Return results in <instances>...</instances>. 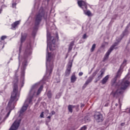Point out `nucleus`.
Wrapping results in <instances>:
<instances>
[{
	"mask_svg": "<svg viewBox=\"0 0 130 130\" xmlns=\"http://www.w3.org/2000/svg\"><path fill=\"white\" fill-rule=\"evenodd\" d=\"M55 35H56V38H57V40H58V33L56 32L55 34Z\"/></svg>",
	"mask_w": 130,
	"mask_h": 130,
	"instance_id": "nucleus-38",
	"label": "nucleus"
},
{
	"mask_svg": "<svg viewBox=\"0 0 130 130\" xmlns=\"http://www.w3.org/2000/svg\"><path fill=\"white\" fill-rule=\"evenodd\" d=\"M94 117L97 122H102L104 120L103 115L99 112H97L94 114Z\"/></svg>",
	"mask_w": 130,
	"mask_h": 130,
	"instance_id": "nucleus-11",
	"label": "nucleus"
},
{
	"mask_svg": "<svg viewBox=\"0 0 130 130\" xmlns=\"http://www.w3.org/2000/svg\"><path fill=\"white\" fill-rule=\"evenodd\" d=\"M4 2H5V0H4Z\"/></svg>",
	"mask_w": 130,
	"mask_h": 130,
	"instance_id": "nucleus-57",
	"label": "nucleus"
},
{
	"mask_svg": "<svg viewBox=\"0 0 130 130\" xmlns=\"http://www.w3.org/2000/svg\"><path fill=\"white\" fill-rule=\"evenodd\" d=\"M68 110L69 112H71V113L73 112V105H69L68 106Z\"/></svg>",
	"mask_w": 130,
	"mask_h": 130,
	"instance_id": "nucleus-22",
	"label": "nucleus"
},
{
	"mask_svg": "<svg viewBox=\"0 0 130 130\" xmlns=\"http://www.w3.org/2000/svg\"><path fill=\"white\" fill-rule=\"evenodd\" d=\"M77 128H78V127H77L76 128H74V129H77Z\"/></svg>",
	"mask_w": 130,
	"mask_h": 130,
	"instance_id": "nucleus-52",
	"label": "nucleus"
},
{
	"mask_svg": "<svg viewBox=\"0 0 130 130\" xmlns=\"http://www.w3.org/2000/svg\"><path fill=\"white\" fill-rule=\"evenodd\" d=\"M122 38H123L121 36V38L117 37L116 39V40L117 42H118V43H119V42H120V41H121V40L122 39Z\"/></svg>",
	"mask_w": 130,
	"mask_h": 130,
	"instance_id": "nucleus-24",
	"label": "nucleus"
},
{
	"mask_svg": "<svg viewBox=\"0 0 130 130\" xmlns=\"http://www.w3.org/2000/svg\"><path fill=\"white\" fill-rule=\"evenodd\" d=\"M27 64V61L24 60L22 63V66L21 67V80L23 81H24L25 79V70H26Z\"/></svg>",
	"mask_w": 130,
	"mask_h": 130,
	"instance_id": "nucleus-10",
	"label": "nucleus"
},
{
	"mask_svg": "<svg viewBox=\"0 0 130 130\" xmlns=\"http://www.w3.org/2000/svg\"><path fill=\"white\" fill-rule=\"evenodd\" d=\"M38 88H39V83H36L32 86L29 91V93L28 94V99L25 101L24 105L22 106L21 109L20 111V114L19 116V117H21V116L23 115V113H24V112L27 110V108H28V106L29 105L28 104H27V101H28V103L29 104L31 103V102H32V99H33V97H34L35 95L36 91H37V89H38Z\"/></svg>",
	"mask_w": 130,
	"mask_h": 130,
	"instance_id": "nucleus-3",
	"label": "nucleus"
},
{
	"mask_svg": "<svg viewBox=\"0 0 130 130\" xmlns=\"http://www.w3.org/2000/svg\"><path fill=\"white\" fill-rule=\"evenodd\" d=\"M20 21H16L11 24L12 30H16V28H18V26L20 25Z\"/></svg>",
	"mask_w": 130,
	"mask_h": 130,
	"instance_id": "nucleus-14",
	"label": "nucleus"
},
{
	"mask_svg": "<svg viewBox=\"0 0 130 130\" xmlns=\"http://www.w3.org/2000/svg\"><path fill=\"white\" fill-rule=\"evenodd\" d=\"M84 73H83V72H80L78 74V75L79 76V77H81L82 75H83Z\"/></svg>",
	"mask_w": 130,
	"mask_h": 130,
	"instance_id": "nucleus-40",
	"label": "nucleus"
},
{
	"mask_svg": "<svg viewBox=\"0 0 130 130\" xmlns=\"http://www.w3.org/2000/svg\"><path fill=\"white\" fill-rule=\"evenodd\" d=\"M72 67H73V60H70L68 62L67 68L65 72L66 77H69L70 74H71V70H72Z\"/></svg>",
	"mask_w": 130,
	"mask_h": 130,
	"instance_id": "nucleus-12",
	"label": "nucleus"
},
{
	"mask_svg": "<svg viewBox=\"0 0 130 130\" xmlns=\"http://www.w3.org/2000/svg\"><path fill=\"white\" fill-rule=\"evenodd\" d=\"M26 37H27V34H24L23 35H21V43L19 48V56H18L19 68H20V66L21 64V61H22V60L21 59V52L22 51V43L24 42L25 40H26Z\"/></svg>",
	"mask_w": 130,
	"mask_h": 130,
	"instance_id": "nucleus-8",
	"label": "nucleus"
},
{
	"mask_svg": "<svg viewBox=\"0 0 130 130\" xmlns=\"http://www.w3.org/2000/svg\"><path fill=\"white\" fill-rule=\"evenodd\" d=\"M52 38V37H51V36H50V35H47V41H48H48H49V40H51V39Z\"/></svg>",
	"mask_w": 130,
	"mask_h": 130,
	"instance_id": "nucleus-27",
	"label": "nucleus"
},
{
	"mask_svg": "<svg viewBox=\"0 0 130 130\" xmlns=\"http://www.w3.org/2000/svg\"><path fill=\"white\" fill-rule=\"evenodd\" d=\"M42 18L45 20L47 19V13L45 12L43 8H41L37 14L36 15L35 18V26L33 27L32 35H35L41 21H42Z\"/></svg>",
	"mask_w": 130,
	"mask_h": 130,
	"instance_id": "nucleus-4",
	"label": "nucleus"
},
{
	"mask_svg": "<svg viewBox=\"0 0 130 130\" xmlns=\"http://www.w3.org/2000/svg\"><path fill=\"white\" fill-rule=\"evenodd\" d=\"M78 5L80 8L82 9V10L84 11L85 15L88 16V17H90L91 15H92V13H91V11L89 10L87 11V3L83 1H78ZM86 11H87L86 12Z\"/></svg>",
	"mask_w": 130,
	"mask_h": 130,
	"instance_id": "nucleus-6",
	"label": "nucleus"
},
{
	"mask_svg": "<svg viewBox=\"0 0 130 130\" xmlns=\"http://www.w3.org/2000/svg\"><path fill=\"white\" fill-rule=\"evenodd\" d=\"M18 75L15 73L13 82V90L11 93V98L6 108L7 111H8L7 115L4 118V121L10 116L11 112L15 108V104L19 100L20 92L18 91Z\"/></svg>",
	"mask_w": 130,
	"mask_h": 130,
	"instance_id": "nucleus-1",
	"label": "nucleus"
},
{
	"mask_svg": "<svg viewBox=\"0 0 130 130\" xmlns=\"http://www.w3.org/2000/svg\"><path fill=\"white\" fill-rule=\"evenodd\" d=\"M100 75L98 76V79H99V80H101V79H102V77H103V75H104V71H103V70H102L100 71Z\"/></svg>",
	"mask_w": 130,
	"mask_h": 130,
	"instance_id": "nucleus-19",
	"label": "nucleus"
},
{
	"mask_svg": "<svg viewBox=\"0 0 130 130\" xmlns=\"http://www.w3.org/2000/svg\"><path fill=\"white\" fill-rule=\"evenodd\" d=\"M119 44V43L118 42H115L113 45L111 46V47L108 49L107 52L106 53L104 58L103 61H105V60H107L109 57V55H110V53L112 52V50L114 49V48L115 46H117Z\"/></svg>",
	"mask_w": 130,
	"mask_h": 130,
	"instance_id": "nucleus-7",
	"label": "nucleus"
},
{
	"mask_svg": "<svg viewBox=\"0 0 130 130\" xmlns=\"http://www.w3.org/2000/svg\"><path fill=\"white\" fill-rule=\"evenodd\" d=\"M126 65V60L124 59L121 66V67H125Z\"/></svg>",
	"mask_w": 130,
	"mask_h": 130,
	"instance_id": "nucleus-25",
	"label": "nucleus"
},
{
	"mask_svg": "<svg viewBox=\"0 0 130 130\" xmlns=\"http://www.w3.org/2000/svg\"><path fill=\"white\" fill-rule=\"evenodd\" d=\"M40 117H41V118L44 117V115L43 114V112L41 113V114L40 115Z\"/></svg>",
	"mask_w": 130,
	"mask_h": 130,
	"instance_id": "nucleus-39",
	"label": "nucleus"
},
{
	"mask_svg": "<svg viewBox=\"0 0 130 130\" xmlns=\"http://www.w3.org/2000/svg\"><path fill=\"white\" fill-rule=\"evenodd\" d=\"M75 107H76V106H73V105H72V109H73V108H75Z\"/></svg>",
	"mask_w": 130,
	"mask_h": 130,
	"instance_id": "nucleus-46",
	"label": "nucleus"
},
{
	"mask_svg": "<svg viewBox=\"0 0 130 130\" xmlns=\"http://www.w3.org/2000/svg\"><path fill=\"white\" fill-rule=\"evenodd\" d=\"M5 7H6V6L5 5H3L2 7H1V9H0V14H2V12L3 11V9L4 8H5Z\"/></svg>",
	"mask_w": 130,
	"mask_h": 130,
	"instance_id": "nucleus-31",
	"label": "nucleus"
},
{
	"mask_svg": "<svg viewBox=\"0 0 130 130\" xmlns=\"http://www.w3.org/2000/svg\"><path fill=\"white\" fill-rule=\"evenodd\" d=\"M87 121H88V120H89V119H87Z\"/></svg>",
	"mask_w": 130,
	"mask_h": 130,
	"instance_id": "nucleus-54",
	"label": "nucleus"
},
{
	"mask_svg": "<svg viewBox=\"0 0 130 130\" xmlns=\"http://www.w3.org/2000/svg\"><path fill=\"white\" fill-rule=\"evenodd\" d=\"M36 130H39V129H36Z\"/></svg>",
	"mask_w": 130,
	"mask_h": 130,
	"instance_id": "nucleus-56",
	"label": "nucleus"
},
{
	"mask_svg": "<svg viewBox=\"0 0 130 130\" xmlns=\"http://www.w3.org/2000/svg\"><path fill=\"white\" fill-rule=\"evenodd\" d=\"M115 106H118V104H115Z\"/></svg>",
	"mask_w": 130,
	"mask_h": 130,
	"instance_id": "nucleus-48",
	"label": "nucleus"
},
{
	"mask_svg": "<svg viewBox=\"0 0 130 130\" xmlns=\"http://www.w3.org/2000/svg\"><path fill=\"white\" fill-rule=\"evenodd\" d=\"M121 75V68H120L118 70L116 75L112 80V86H114L115 84H116V80H117V78H119V77H120Z\"/></svg>",
	"mask_w": 130,
	"mask_h": 130,
	"instance_id": "nucleus-13",
	"label": "nucleus"
},
{
	"mask_svg": "<svg viewBox=\"0 0 130 130\" xmlns=\"http://www.w3.org/2000/svg\"><path fill=\"white\" fill-rule=\"evenodd\" d=\"M16 6H17V4L16 3L12 4V8L16 9Z\"/></svg>",
	"mask_w": 130,
	"mask_h": 130,
	"instance_id": "nucleus-32",
	"label": "nucleus"
},
{
	"mask_svg": "<svg viewBox=\"0 0 130 130\" xmlns=\"http://www.w3.org/2000/svg\"><path fill=\"white\" fill-rule=\"evenodd\" d=\"M52 114H54V111L52 112Z\"/></svg>",
	"mask_w": 130,
	"mask_h": 130,
	"instance_id": "nucleus-49",
	"label": "nucleus"
},
{
	"mask_svg": "<svg viewBox=\"0 0 130 130\" xmlns=\"http://www.w3.org/2000/svg\"><path fill=\"white\" fill-rule=\"evenodd\" d=\"M97 73H98V71H96L93 73L92 76H91L93 77V79H94V77H95V76H96V75H97Z\"/></svg>",
	"mask_w": 130,
	"mask_h": 130,
	"instance_id": "nucleus-26",
	"label": "nucleus"
},
{
	"mask_svg": "<svg viewBox=\"0 0 130 130\" xmlns=\"http://www.w3.org/2000/svg\"><path fill=\"white\" fill-rule=\"evenodd\" d=\"M31 54H32V47H31V44L29 43L27 44L25 50L24 56L25 58H26V57H28V56H29V55H31Z\"/></svg>",
	"mask_w": 130,
	"mask_h": 130,
	"instance_id": "nucleus-9",
	"label": "nucleus"
},
{
	"mask_svg": "<svg viewBox=\"0 0 130 130\" xmlns=\"http://www.w3.org/2000/svg\"><path fill=\"white\" fill-rule=\"evenodd\" d=\"M48 2H49V0H47Z\"/></svg>",
	"mask_w": 130,
	"mask_h": 130,
	"instance_id": "nucleus-55",
	"label": "nucleus"
},
{
	"mask_svg": "<svg viewBox=\"0 0 130 130\" xmlns=\"http://www.w3.org/2000/svg\"><path fill=\"white\" fill-rule=\"evenodd\" d=\"M104 47H105V45L102 44V45H101V48H104Z\"/></svg>",
	"mask_w": 130,
	"mask_h": 130,
	"instance_id": "nucleus-43",
	"label": "nucleus"
},
{
	"mask_svg": "<svg viewBox=\"0 0 130 130\" xmlns=\"http://www.w3.org/2000/svg\"><path fill=\"white\" fill-rule=\"evenodd\" d=\"M5 47V45H3V48H4Z\"/></svg>",
	"mask_w": 130,
	"mask_h": 130,
	"instance_id": "nucleus-51",
	"label": "nucleus"
},
{
	"mask_svg": "<svg viewBox=\"0 0 130 130\" xmlns=\"http://www.w3.org/2000/svg\"><path fill=\"white\" fill-rule=\"evenodd\" d=\"M7 36H3L1 37V40H5V39H6Z\"/></svg>",
	"mask_w": 130,
	"mask_h": 130,
	"instance_id": "nucleus-30",
	"label": "nucleus"
},
{
	"mask_svg": "<svg viewBox=\"0 0 130 130\" xmlns=\"http://www.w3.org/2000/svg\"><path fill=\"white\" fill-rule=\"evenodd\" d=\"M84 106H85V105H84V104H81V108H83V107H84Z\"/></svg>",
	"mask_w": 130,
	"mask_h": 130,
	"instance_id": "nucleus-44",
	"label": "nucleus"
},
{
	"mask_svg": "<svg viewBox=\"0 0 130 130\" xmlns=\"http://www.w3.org/2000/svg\"><path fill=\"white\" fill-rule=\"evenodd\" d=\"M47 118H48L49 120H47V121L48 122H50V118H51V116H49L47 117Z\"/></svg>",
	"mask_w": 130,
	"mask_h": 130,
	"instance_id": "nucleus-37",
	"label": "nucleus"
},
{
	"mask_svg": "<svg viewBox=\"0 0 130 130\" xmlns=\"http://www.w3.org/2000/svg\"><path fill=\"white\" fill-rule=\"evenodd\" d=\"M100 79H99L98 78H97L96 79H95V81H94V83H97V82H98V81H99Z\"/></svg>",
	"mask_w": 130,
	"mask_h": 130,
	"instance_id": "nucleus-42",
	"label": "nucleus"
},
{
	"mask_svg": "<svg viewBox=\"0 0 130 130\" xmlns=\"http://www.w3.org/2000/svg\"><path fill=\"white\" fill-rule=\"evenodd\" d=\"M127 76H126L119 85H116L117 89L114 92H112L113 97L118 98L119 96H122L124 90L128 87L129 81L127 80Z\"/></svg>",
	"mask_w": 130,
	"mask_h": 130,
	"instance_id": "nucleus-5",
	"label": "nucleus"
},
{
	"mask_svg": "<svg viewBox=\"0 0 130 130\" xmlns=\"http://www.w3.org/2000/svg\"><path fill=\"white\" fill-rule=\"evenodd\" d=\"M95 48H96V44H93L90 49L91 52H93L95 50Z\"/></svg>",
	"mask_w": 130,
	"mask_h": 130,
	"instance_id": "nucleus-23",
	"label": "nucleus"
},
{
	"mask_svg": "<svg viewBox=\"0 0 130 130\" xmlns=\"http://www.w3.org/2000/svg\"><path fill=\"white\" fill-rule=\"evenodd\" d=\"M60 93H57L56 95V98L57 99H58V98H60Z\"/></svg>",
	"mask_w": 130,
	"mask_h": 130,
	"instance_id": "nucleus-29",
	"label": "nucleus"
},
{
	"mask_svg": "<svg viewBox=\"0 0 130 130\" xmlns=\"http://www.w3.org/2000/svg\"><path fill=\"white\" fill-rule=\"evenodd\" d=\"M118 103H119V105H120V106H121V102H120V99H119L118 100Z\"/></svg>",
	"mask_w": 130,
	"mask_h": 130,
	"instance_id": "nucleus-41",
	"label": "nucleus"
},
{
	"mask_svg": "<svg viewBox=\"0 0 130 130\" xmlns=\"http://www.w3.org/2000/svg\"><path fill=\"white\" fill-rule=\"evenodd\" d=\"M92 81H93V77H89L86 81L85 82V84H84L83 87H87V86H88V85H89V84H90V83H91Z\"/></svg>",
	"mask_w": 130,
	"mask_h": 130,
	"instance_id": "nucleus-15",
	"label": "nucleus"
},
{
	"mask_svg": "<svg viewBox=\"0 0 130 130\" xmlns=\"http://www.w3.org/2000/svg\"><path fill=\"white\" fill-rule=\"evenodd\" d=\"M52 43L53 45H55V40L54 39H53V40L52 41Z\"/></svg>",
	"mask_w": 130,
	"mask_h": 130,
	"instance_id": "nucleus-36",
	"label": "nucleus"
},
{
	"mask_svg": "<svg viewBox=\"0 0 130 130\" xmlns=\"http://www.w3.org/2000/svg\"><path fill=\"white\" fill-rule=\"evenodd\" d=\"M48 47L51 51L54 50V49H55V48H54L55 47L52 48V47L50 46L49 43H47V54L46 56V73L44 77L45 80H48V79H50V76H51L52 70H53V61H52L53 58L52 54H51V53H48V50H47Z\"/></svg>",
	"mask_w": 130,
	"mask_h": 130,
	"instance_id": "nucleus-2",
	"label": "nucleus"
},
{
	"mask_svg": "<svg viewBox=\"0 0 130 130\" xmlns=\"http://www.w3.org/2000/svg\"><path fill=\"white\" fill-rule=\"evenodd\" d=\"M109 79V75H107L105 77L103 80L101 81V83L102 85H105L107 82H108V80Z\"/></svg>",
	"mask_w": 130,
	"mask_h": 130,
	"instance_id": "nucleus-16",
	"label": "nucleus"
},
{
	"mask_svg": "<svg viewBox=\"0 0 130 130\" xmlns=\"http://www.w3.org/2000/svg\"><path fill=\"white\" fill-rule=\"evenodd\" d=\"M47 95L49 99H51V98L52 97V93H51V91H48Z\"/></svg>",
	"mask_w": 130,
	"mask_h": 130,
	"instance_id": "nucleus-21",
	"label": "nucleus"
},
{
	"mask_svg": "<svg viewBox=\"0 0 130 130\" xmlns=\"http://www.w3.org/2000/svg\"><path fill=\"white\" fill-rule=\"evenodd\" d=\"M43 89V85H41L40 88L38 89V91L37 92V95L38 96L39 94L41 93V91Z\"/></svg>",
	"mask_w": 130,
	"mask_h": 130,
	"instance_id": "nucleus-20",
	"label": "nucleus"
},
{
	"mask_svg": "<svg viewBox=\"0 0 130 130\" xmlns=\"http://www.w3.org/2000/svg\"><path fill=\"white\" fill-rule=\"evenodd\" d=\"M124 124H125L124 123H121V126H123V125H124Z\"/></svg>",
	"mask_w": 130,
	"mask_h": 130,
	"instance_id": "nucleus-45",
	"label": "nucleus"
},
{
	"mask_svg": "<svg viewBox=\"0 0 130 130\" xmlns=\"http://www.w3.org/2000/svg\"><path fill=\"white\" fill-rule=\"evenodd\" d=\"M83 39H86L87 38V35L86 34H84L82 37Z\"/></svg>",
	"mask_w": 130,
	"mask_h": 130,
	"instance_id": "nucleus-33",
	"label": "nucleus"
},
{
	"mask_svg": "<svg viewBox=\"0 0 130 130\" xmlns=\"http://www.w3.org/2000/svg\"><path fill=\"white\" fill-rule=\"evenodd\" d=\"M0 120H2V117L0 116Z\"/></svg>",
	"mask_w": 130,
	"mask_h": 130,
	"instance_id": "nucleus-50",
	"label": "nucleus"
},
{
	"mask_svg": "<svg viewBox=\"0 0 130 130\" xmlns=\"http://www.w3.org/2000/svg\"><path fill=\"white\" fill-rule=\"evenodd\" d=\"M86 129H87V126L86 125H84L80 128V130H86Z\"/></svg>",
	"mask_w": 130,
	"mask_h": 130,
	"instance_id": "nucleus-28",
	"label": "nucleus"
},
{
	"mask_svg": "<svg viewBox=\"0 0 130 130\" xmlns=\"http://www.w3.org/2000/svg\"><path fill=\"white\" fill-rule=\"evenodd\" d=\"M77 81V77L76 75H73L71 77V83H75Z\"/></svg>",
	"mask_w": 130,
	"mask_h": 130,
	"instance_id": "nucleus-18",
	"label": "nucleus"
},
{
	"mask_svg": "<svg viewBox=\"0 0 130 130\" xmlns=\"http://www.w3.org/2000/svg\"><path fill=\"white\" fill-rule=\"evenodd\" d=\"M77 107H79V105H77Z\"/></svg>",
	"mask_w": 130,
	"mask_h": 130,
	"instance_id": "nucleus-53",
	"label": "nucleus"
},
{
	"mask_svg": "<svg viewBox=\"0 0 130 130\" xmlns=\"http://www.w3.org/2000/svg\"><path fill=\"white\" fill-rule=\"evenodd\" d=\"M128 28L126 27L124 31H123L122 34L121 35L122 37H124V36H126V35H128V30H127Z\"/></svg>",
	"mask_w": 130,
	"mask_h": 130,
	"instance_id": "nucleus-17",
	"label": "nucleus"
},
{
	"mask_svg": "<svg viewBox=\"0 0 130 130\" xmlns=\"http://www.w3.org/2000/svg\"><path fill=\"white\" fill-rule=\"evenodd\" d=\"M72 49H73V46H69V52H70V51H72Z\"/></svg>",
	"mask_w": 130,
	"mask_h": 130,
	"instance_id": "nucleus-35",
	"label": "nucleus"
},
{
	"mask_svg": "<svg viewBox=\"0 0 130 130\" xmlns=\"http://www.w3.org/2000/svg\"><path fill=\"white\" fill-rule=\"evenodd\" d=\"M84 119H85V121H87V117H85L84 118Z\"/></svg>",
	"mask_w": 130,
	"mask_h": 130,
	"instance_id": "nucleus-47",
	"label": "nucleus"
},
{
	"mask_svg": "<svg viewBox=\"0 0 130 130\" xmlns=\"http://www.w3.org/2000/svg\"><path fill=\"white\" fill-rule=\"evenodd\" d=\"M74 44H75V41H72L70 44V46H74Z\"/></svg>",
	"mask_w": 130,
	"mask_h": 130,
	"instance_id": "nucleus-34",
	"label": "nucleus"
}]
</instances>
